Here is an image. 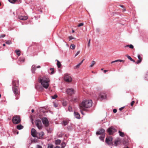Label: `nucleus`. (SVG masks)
Wrapping results in <instances>:
<instances>
[{
    "label": "nucleus",
    "instance_id": "f257e3e1",
    "mask_svg": "<svg viewBox=\"0 0 148 148\" xmlns=\"http://www.w3.org/2000/svg\"><path fill=\"white\" fill-rule=\"evenodd\" d=\"M92 101L91 100H86L82 101L79 105L80 110H86V108H88L92 106Z\"/></svg>",
    "mask_w": 148,
    "mask_h": 148
},
{
    "label": "nucleus",
    "instance_id": "f03ea898",
    "mask_svg": "<svg viewBox=\"0 0 148 148\" xmlns=\"http://www.w3.org/2000/svg\"><path fill=\"white\" fill-rule=\"evenodd\" d=\"M39 81L44 88L46 89L48 88L49 85V80L48 78L43 77L42 79H40Z\"/></svg>",
    "mask_w": 148,
    "mask_h": 148
},
{
    "label": "nucleus",
    "instance_id": "7ed1b4c3",
    "mask_svg": "<svg viewBox=\"0 0 148 148\" xmlns=\"http://www.w3.org/2000/svg\"><path fill=\"white\" fill-rule=\"evenodd\" d=\"M12 89L15 97V99L16 100L18 99L20 95V90L18 87H16L14 86L12 87Z\"/></svg>",
    "mask_w": 148,
    "mask_h": 148
},
{
    "label": "nucleus",
    "instance_id": "20e7f679",
    "mask_svg": "<svg viewBox=\"0 0 148 148\" xmlns=\"http://www.w3.org/2000/svg\"><path fill=\"white\" fill-rule=\"evenodd\" d=\"M12 120L14 124H17L20 122L21 119L19 116H16L13 118Z\"/></svg>",
    "mask_w": 148,
    "mask_h": 148
},
{
    "label": "nucleus",
    "instance_id": "39448f33",
    "mask_svg": "<svg viewBox=\"0 0 148 148\" xmlns=\"http://www.w3.org/2000/svg\"><path fill=\"white\" fill-rule=\"evenodd\" d=\"M116 131V130L112 126L109 127L107 130V132L110 135L113 134Z\"/></svg>",
    "mask_w": 148,
    "mask_h": 148
},
{
    "label": "nucleus",
    "instance_id": "423d86ee",
    "mask_svg": "<svg viewBox=\"0 0 148 148\" xmlns=\"http://www.w3.org/2000/svg\"><path fill=\"white\" fill-rule=\"evenodd\" d=\"M36 125L39 129H41L42 128V124L40 120H37L35 122Z\"/></svg>",
    "mask_w": 148,
    "mask_h": 148
},
{
    "label": "nucleus",
    "instance_id": "0eeeda50",
    "mask_svg": "<svg viewBox=\"0 0 148 148\" xmlns=\"http://www.w3.org/2000/svg\"><path fill=\"white\" fill-rule=\"evenodd\" d=\"M42 121L43 124L46 127H47L49 125V121L46 118H43L42 119Z\"/></svg>",
    "mask_w": 148,
    "mask_h": 148
},
{
    "label": "nucleus",
    "instance_id": "6e6552de",
    "mask_svg": "<svg viewBox=\"0 0 148 148\" xmlns=\"http://www.w3.org/2000/svg\"><path fill=\"white\" fill-rule=\"evenodd\" d=\"M112 138L111 136H109L106 138V142L109 145L112 144Z\"/></svg>",
    "mask_w": 148,
    "mask_h": 148
},
{
    "label": "nucleus",
    "instance_id": "1a4fd4ad",
    "mask_svg": "<svg viewBox=\"0 0 148 148\" xmlns=\"http://www.w3.org/2000/svg\"><path fill=\"white\" fill-rule=\"evenodd\" d=\"M64 79L65 81L67 82H70L72 80V78L71 76L66 74L64 76Z\"/></svg>",
    "mask_w": 148,
    "mask_h": 148
},
{
    "label": "nucleus",
    "instance_id": "9d476101",
    "mask_svg": "<svg viewBox=\"0 0 148 148\" xmlns=\"http://www.w3.org/2000/svg\"><path fill=\"white\" fill-rule=\"evenodd\" d=\"M38 135L36 130L34 128L32 129L31 130V135L34 137H37Z\"/></svg>",
    "mask_w": 148,
    "mask_h": 148
},
{
    "label": "nucleus",
    "instance_id": "9b49d317",
    "mask_svg": "<svg viewBox=\"0 0 148 148\" xmlns=\"http://www.w3.org/2000/svg\"><path fill=\"white\" fill-rule=\"evenodd\" d=\"M66 92L69 95H71L74 93V90L73 89L69 88L67 90Z\"/></svg>",
    "mask_w": 148,
    "mask_h": 148
},
{
    "label": "nucleus",
    "instance_id": "f8f14e48",
    "mask_svg": "<svg viewBox=\"0 0 148 148\" xmlns=\"http://www.w3.org/2000/svg\"><path fill=\"white\" fill-rule=\"evenodd\" d=\"M105 130L103 129H101L96 132L97 135H105Z\"/></svg>",
    "mask_w": 148,
    "mask_h": 148
},
{
    "label": "nucleus",
    "instance_id": "ddd939ff",
    "mask_svg": "<svg viewBox=\"0 0 148 148\" xmlns=\"http://www.w3.org/2000/svg\"><path fill=\"white\" fill-rule=\"evenodd\" d=\"M106 98V95L104 93H101L99 95L98 97V99L100 100H102L103 99H105Z\"/></svg>",
    "mask_w": 148,
    "mask_h": 148
},
{
    "label": "nucleus",
    "instance_id": "4468645a",
    "mask_svg": "<svg viewBox=\"0 0 148 148\" xmlns=\"http://www.w3.org/2000/svg\"><path fill=\"white\" fill-rule=\"evenodd\" d=\"M12 87H13L14 86L16 87H18V80H13L12 82Z\"/></svg>",
    "mask_w": 148,
    "mask_h": 148
},
{
    "label": "nucleus",
    "instance_id": "2eb2a0df",
    "mask_svg": "<svg viewBox=\"0 0 148 148\" xmlns=\"http://www.w3.org/2000/svg\"><path fill=\"white\" fill-rule=\"evenodd\" d=\"M44 135V133L42 132H41L40 133H38V135L37 136V138L39 139L42 138H43V137Z\"/></svg>",
    "mask_w": 148,
    "mask_h": 148
},
{
    "label": "nucleus",
    "instance_id": "dca6fc26",
    "mask_svg": "<svg viewBox=\"0 0 148 148\" xmlns=\"http://www.w3.org/2000/svg\"><path fill=\"white\" fill-rule=\"evenodd\" d=\"M18 18L19 19L22 20H26L28 18V17L27 16H18Z\"/></svg>",
    "mask_w": 148,
    "mask_h": 148
},
{
    "label": "nucleus",
    "instance_id": "f3484780",
    "mask_svg": "<svg viewBox=\"0 0 148 148\" xmlns=\"http://www.w3.org/2000/svg\"><path fill=\"white\" fill-rule=\"evenodd\" d=\"M138 60L136 62V63L137 64H139L141 62L142 58L139 55H138Z\"/></svg>",
    "mask_w": 148,
    "mask_h": 148
},
{
    "label": "nucleus",
    "instance_id": "a211bd4d",
    "mask_svg": "<svg viewBox=\"0 0 148 148\" xmlns=\"http://www.w3.org/2000/svg\"><path fill=\"white\" fill-rule=\"evenodd\" d=\"M121 143V140L119 139H118L114 142V145L117 146L118 144H120Z\"/></svg>",
    "mask_w": 148,
    "mask_h": 148
},
{
    "label": "nucleus",
    "instance_id": "6ab92c4d",
    "mask_svg": "<svg viewBox=\"0 0 148 148\" xmlns=\"http://www.w3.org/2000/svg\"><path fill=\"white\" fill-rule=\"evenodd\" d=\"M36 66L35 65H33L32 66L31 70L33 73H35V71L36 70Z\"/></svg>",
    "mask_w": 148,
    "mask_h": 148
},
{
    "label": "nucleus",
    "instance_id": "aec40b11",
    "mask_svg": "<svg viewBox=\"0 0 148 148\" xmlns=\"http://www.w3.org/2000/svg\"><path fill=\"white\" fill-rule=\"evenodd\" d=\"M74 114L75 117L79 119L80 118L79 114L77 112H74Z\"/></svg>",
    "mask_w": 148,
    "mask_h": 148
},
{
    "label": "nucleus",
    "instance_id": "412c9836",
    "mask_svg": "<svg viewBox=\"0 0 148 148\" xmlns=\"http://www.w3.org/2000/svg\"><path fill=\"white\" fill-rule=\"evenodd\" d=\"M125 61L124 60H120V59L119 60H116L115 61H113L112 62H111V63L112 64L113 63L116 62H124Z\"/></svg>",
    "mask_w": 148,
    "mask_h": 148
},
{
    "label": "nucleus",
    "instance_id": "4be33fe9",
    "mask_svg": "<svg viewBox=\"0 0 148 148\" xmlns=\"http://www.w3.org/2000/svg\"><path fill=\"white\" fill-rule=\"evenodd\" d=\"M56 61L57 62V65L58 67V68H60L61 66V64L60 62L57 60H56Z\"/></svg>",
    "mask_w": 148,
    "mask_h": 148
},
{
    "label": "nucleus",
    "instance_id": "5701e85b",
    "mask_svg": "<svg viewBox=\"0 0 148 148\" xmlns=\"http://www.w3.org/2000/svg\"><path fill=\"white\" fill-rule=\"evenodd\" d=\"M23 127L21 125H17L16 126L17 128L19 130L22 129Z\"/></svg>",
    "mask_w": 148,
    "mask_h": 148
},
{
    "label": "nucleus",
    "instance_id": "b1692460",
    "mask_svg": "<svg viewBox=\"0 0 148 148\" xmlns=\"http://www.w3.org/2000/svg\"><path fill=\"white\" fill-rule=\"evenodd\" d=\"M126 56L127 57V58L129 59L131 61H133L134 62H135V61L130 56L127 55H126Z\"/></svg>",
    "mask_w": 148,
    "mask_h": 148
},
{
    "label": "nucleus",
    "instance_id": "393cba45",
    "mask_svg": "<svg viewBox=\"0 0 148 148\" xmlns=\"http://www.w3.org/2000/svg\"><path fill=\"white\" fill-rule=\"evenodd\" d=\"M119 134L120 136L121 137H124L125 136V134L124 133L120 131H119Z\"/></svg>",
    "mask_w": 148,
    "mask_h": 148
},
{
    "label": "nucleus",
    "instance_id": "a878e982",
    "mask_svg": "<svg viewBox=\"0 0 148 148\" xmlns=\"http://www.w3.org/2000/svg\"><path fill=\"white\" fill-rule=\"evenodd\" d=\"M15 52H16V54L18 56H19L20 55L21 51L20 50H16Z\"/></svg>",
    "mask_w": 148,
    "mask_h": 148
},
{
    "label": "nucleus",
    "instance_id": "bb28decb",
    "mask_svg": "<svg viewBox=\"0 0 148 148\" xmlns=\"http://www.w3.org/2000/svg\"><path fill=\"white\" fill-rule=\"evenodd\" d=\"M61 143V140H57L55 141V143L56 144H59Z\"/></svg>",
    "mask_w": 148,
    "mask_h": 148
},
{
    "label": "nucleus",
    "instance_id": "cd10ccee",
    "mask_svg": "<svg viewBox=\"0 0 148 148\" xmlns=\"http://www.w3.org/2000/svg\"><path fill=\"white\" fill-rule=\"evenodd\" d=\"M129 47L131 49H133L134 48V46L132 45H127L125 47Z\"/></svg>",
    "mask_w": 148,
    "mask_h": 148
},
{
    "label": "nucleus",
    "instance_id": "c85d7f7f",
    "mask_svg": "<svg viewBox=\"0 0 148 148\" xmlns=\"http://www.w3.org/2000/svg\"><path fill=\"white\" fill-rule=\"evenodd\" d=\"M62 103L63 106H66L67 104V102L66 101H64Z\"/></svg>",
    "mask_w": 148,
    "mask_h": 148
},
{
    "label": "nucleus",
    "instance_id": "c756f323",
    "mask_svg": "<svg viewBox=\"0 0 148 148\" xmlns=\"http://www.w3.org/2000/svg\"><path fill=\"white\" fill-rule=\"evenodd\" d=\"M105 137V135H102V136L99 137V139L101 140H103Z\"/></svg>",
    "mask_w": 148,
    "mask_h": 148
},
{
    "label": "nucleus",
    "instance_id": "7c9ffc66",
    "mask_svg": "<svg viewBox=\"0 0 148 148\" xmlns=\"http://www.w3.org/2000/svg\"><path fill=\"white\" fill-rule=\"evenodd\" d=\"M75 46L74 45L71 44V45L70 48L71 49H75Z\"/></svg>",
    "mask_w": 148,
    "mask_h": 148
},
{
    "label": "nucleus",
    "instance_id": "2f4dec72",
    "mask_svg": "<svg viewBox=\"0 0 148 148\" xmlns=\"http://www.w3.org/2000/svg\"><path fill=\"white\" fill-rule=\"evenodd\" d=\"M8 1L11 3H14L17 0H8Z\"/></svg>",
    "mask_w": 148,
    "mask_h": 148
},
{
    "label": "nucleus",
    "instance_id": "473e14b6",
    "mask_svg": "<svg viewBox=\"0 0 148 148\" xmlns=\"http://www.w3.org/2000/svg\"><path fill=\"white\" fill-rule=\"evenodd\" d=\"M80 66V64H78L77 65H76L74 67V69H77L79 68Z\"/></svg>",
    "mask_w": 148,
    "mask_h": 148
},
{
    "label": "nucleus",
    "instance_id": "72a5a7b5",
    "mask_svg": "<svg viewBox=\"0 0 148 148\" xmlns=\"http://www.w3.org/2000/svg\"><path fill=\"white\" fill-rule=\"evenodd\" d=\"M95 64V61H92V64L90 65V67H92L93 65Z\"/></svg>",
    "mask_w": 148,
    "mask_h": 148
},
{
    "label": "nucleus",
    "instance_id": "f704fd0d",
    "mask_svg": "<svg viewBox=\"0 0 148 148\" xmlns=\"http://www.w3.org/2000/svg\"><path fill=\"white\" fill-rule=\"evenodd\" d=\"M50 70L51 71V74H52L53 73H54V69L53 68H51L50 69Z\"/></svg>",
    "mask_w": 148,
    "mask_h": 148
},
{
    "label": "nucleus",
    "instance_id": "c9c22d12",
    "mask_svg": "<svg viewBox=\"0 0 148 148\" xmlns=\"http://www.w3.org/2000/svg\"><path fill=\"white\" fill-rule=\"evenodd\" d=\"M58 96L57 95H55L53 96H51V97L53 99H55Z\"/></svg>",
    "mask_w": 148,
    "mask_h": 148
},
{
    "label": "nucleus",
    "instance_id": "e433bc0d",
    "mask_svg": "<svg viewBox=\"0 0 148 148\" xmlns=\"http://www.w3.org/2000/svg\"><path fill=\"white\" fill-rule=\"evenodd\" d=\"M5 43L7 44L10 45L12 43V42L10 40H8L5 42Z\"/></svg>",
    "mask_w": 148,
    "mask_h": 148
},
{
    "label": "nucleus",
    "instance_id": "4c0bfd02",
    "mask_svg": "<svg viewBox=\"0 0 148 148\" xmlns=\"http://www.w3.org/2000/svg\"><path fill=\"white\" fill-rule=\"evenodd\" d=\"M18 60L21 62H24L25 60V59L23 58H20L18 59Z\"/></svg>",
    "mask_w": 148,
    "mask_h": 148
},
{
    "label": "nucleus",
    "instance_id": "58836bf2",
    "mask_svg": "<svg viewBox=\"0 0 148 148\" xmlns=\"http://www.w3.org/2000/svg\"><path fill=\"white\" fill-rule=\"evenodd\" d=\"M68 110L69 111L71 112L72 111V108L71 106H69L68 107Z\"/></svg>",
    "mask_w": 148,
    "mask_h": 148
},
{
    "label": "nucleus",
    "instance_id": "ea45409f",
    "mask_svg": "<svg viewBox=\"0 0 148 148\" xmlns=\"http://www.w3.org/2000/svg\"><path fill=\"white\" fill-rule=\"evenodd\" d=\"M48 148H53V145L51 144H49L48 146Z\"/></svg>",
    "mask_w": 148,
    "mask_h": 148
},
{
    "label": "nucleus",
    "instance_id": "a19ab883",
    "mask_svg": "<svg viewBox=\"0 0 148 148\" xmlns=\"http://www.w3.org/2000/svg\"><path fill=\"white\" fill-rule=\"evenodd\" d=\"M84 23H79L78 25V27H81V26H82L83 25H84Z\"/></svg>",
    "mask_w": 148,
    "mask_h": 148
},
{
    "label": "nucleus",
    "instance_id": "79ce46f5",
    "mask_svg": "<svg viewBox=\"0 0 148 148\" xmlns=\"http://www.w3.org/2000/svg\"><path fill=\"white\" fill-rule=\"evenodd\" d=\"M145 79L148 80V73H146L145 76Z\"/></svg>",
    "mask_w": 148,
    "mask_h": 148
},
{
    "label": "nucleus",
    "instance_id": "37998d69",
    "mask_svg": "<svg viewBox=\"0 0 148 148\" xmlns=\"http://www.w3.org/2000/svg\"><path fill=\"white\" fill-rule=\"evenodd\" d=\"M90 39H89V40L88 42V47H89L90 46Z\"/></svg>",
    "mask_w": 148,
    "mask_h": 148
},
{
    "label": "nucleus",
    "instance_id": "c03bdc74",
    "mask_svg": "<svg viewBox=\"0 0 148 148\" xmlns=\"http://www.w3.org/2000/svg\"><path fill=\"white\" fill-rule=\"evenodd\" d=\"M63 123L64 125H67L68 122L67 121H63Z\"/></svg>",
    "mask_w": 148,
    "mask_h": 148
},
{
    "label": "nucleus",
    "instance_id": "a18cd8bd",
    "mask_svg": "<svg viewBox=\"0 0 148 148\" xmlns=\"http://www.w3.org/2000/svg\"><path fill=\"white\" fill-rule=\"evenodd\" d=\"M69 40H70L72 39H75V38L72 36H70L69 37Z\"/></svg>",
    "mask_w": 148,
    "mask_h": 148
},
{
    "label": "nucleus",
    "instance_id": "49530a36",
    "mask_svg": "<svg viewBox=\"0 0 148 148\" xmlns=\"http://www.w3.org/2000/svg\"><path fill=\"white\" fill-rule=\"evenodd\" d=\"M134 103L135 101H133L131 103V106H133Z\"/></svg>",
    "mask_w": 148,
    "mask_h": 148
},
{
    "label": "nucleus",
    "instance_id": "de8ad7c7",
    "mask_svg": "<svg viewBox=\"0 0 148 148\" xmlns=\"http://www.w3.org/2000/svg\"><path fill=\"white\" fill-rule=\"evenodd\" d=\"M76 100V99L75 98H73L71 100V101H72L75 102Z\"/></svg>",
    "mask_w": 148,
    "mask_h": 148
},
{
    "label": "nucleus",
    "instance_id": "09e8293b",
    "mask_svg": "<svg viewBox=\"0 0 148 148\" xmlns=\"http://www.w3.org/2000/svg\"><path fill=\"white\" fill-rule=\"evenodd\" d=\"M5 34H3L2 35H0V38H3L4 37H5Z\"/></svg>",
    "mask_w": 148,
    "mask_h": 148
},
{
    "label": "nucleus",
    "instance_id": "8fccbe9b",
    "mask_svg": "<svg viewBox=\"0 0 148 148\" xmlns=\"http://www.w3.org/2000/svg\"><path fill=\"white\" fill-rule=\"evenodd\" d=\"M37 148H42V147L41 146L38 145H37Z\"/></svg>",
    "mask_w": 148,
    "mask_h": 148
},
{
    "label": "nucleus",
    "instance_id": "3c124183",
    "mask_svg": "<svg viewBox=\"0 0 148 148\" xmlns=\"http://www.w3.org/2000/svg\"><path fill=\"white\" fill-rule=\"evenodd\" d=\"M80 51H78L77 53L75 55V56H77L79 54V53H80Z\"/></svg>",
    "mask_w": 148,
    "mask_h": 148
},
{
    "label": "nucleus",
    "instance_id": "603ef678",
    "mask_svg": "<svg viewBox=\"0 0 148 148\" xmlns=\"http://www.w3.org/2000/svg\"><path fill=\"white\" fill-rule=\"evenodd\" d=\"M117 112V110L116 109H114L113 110V112L114 113H116Z\"/></svg>",
    "mask_w": 148,
    "mask_h": 148
},
{
    "label": "nucleus",
    "instance_id": "864d4df0",
    "mask_svg": "<svg viewBox=\"0 0 148 148\" xmlns=\"http://www.w3.org/2000/svg\"><path fill=\"white\" fill-rule=\"evenodd\" d=\"M124 108V107H122L119 108V110L120 111H121L122 110H123Z\"/></svg>",
    "mask_w": 148,
    "mask_h": 148
},
{
    "label": "nucleus",
    "instance_id": "5fc2aeb1",
    "mask_svg": "<svg viewBox=\"0 0 148 148\" xmlns=\"http://www.w3.org/2000/svg\"><path fill=\"white\" fill-rule=\"evenodd\" d=\"M84 60V59H83V60H82V61L81 62H80V63H79V64H80V65H81L82 64V63H83V61Z\"/></svg>",
    "mask_w": 148,
    "mask_h": 148
},
{
    "label": "nucleus",
    "instance_id": "6e6d98bb",
    "mask_svg": "<svg viewBox=\"0 0 148 148\" xmlns=\"http://www.w3.org/2000/svg\"><path fill=\"white\" fill-rule=\"evenodd\" d=\"M127 142L126 141H125V140H124L123 143L124 144H126L127 143Z\"/></svg>",
    "mask_w": 148,
    "mask_h": 148
},
{
    "label": "nucleus",
    "instance_id": "4d7b16f0",
    "mask_svg": "<svg viewBox=\"0 0 148 148\" xmlns=\"http://www.w3.org/2000/svg\"><path fill=\"white\" fill-rule=\"evenodd\" d=\"M80 110V111H81V112L82 114H83V112L82 111V110ZM85 110H84V111H85Z\"/></svg>",
    "mask_w": 148,
    "mask_h": 148
},
{
    "label": "nucleus",
    "instance_id": "13d9d810",
    "mask_svg": "<svg viewBox=\"0 0 148 148\" xmlns=\"http://www.w3.org/2000/svg\"><path fill=\"white\" fill-rule=\"evenodd\" d=\"M15 132H16V133L17 134H18L19 132L18 131L16 130H15Z\"/></svg>",
    "mask_w": 148,
    "mask_h": 148
},
{
    "label": "nucleus",
    "instance_id": "bf43d9fd",
    "mask_svg": "<svg viewBox=\"0 0 148 148\" xmlns=\"http://www.w3.org/2000/svg\"><path fill=\"white\" fill-rule=\"evenodd\" d=\"M120 6L122 8H124V6L123 5H120Z\"/></svg>",
    "mask_w": 148,
    "mask_h": 148
},
{
    "label": "nucleus",
    "instance_id": "052dcab7",
    "mask_svg": "<svg viewBox=\"0 0 148 148\" xmlns=\"http://www.w3.org/2000/svg\"><path fill=\"white\" fill-rule=\"evenodd\" d=\"M41 67V66H37L36 67V68H39Z\"/></svg>",
    "mask_w": 148,
    "mask_h": 148
},
{
    "label": "nucleus",
    "instance_id": "680f3d73",
    "mask_svg": "<svg viewBox=\"0 0 148 148\" xmlns=\"http://www.w3.org/2000/svg\"><path fill=\"white\" fill-rule=\"evenodd\" d=\"M123 8V11H125L126 10H125V8H124H124Z\"/></svg>",
    "mask_w": 148,
    "mask_h": 148
},
{
    "label": "nucleus",
    "instance_id": "e2e57ef3",
    "mask_svg": "<svg viewBox=\"0 0 148 148\" xmlns=\"http://www.w3.org/2000/svg\"><path fill=\"white\" fill-rule=\"evenodd\" d=\"M108 71V70H104V72L105 73H106V72H107Z\"/></svg>",
    "mask_w": 148,
    "mask_h": 148
},
{
    "label": "nucleus",
    "instance_id": "0e129e2a",
    "mask_svg": "<svg viewBox=\"0 0 148 148\" xmlns=\"http://www.w3.org/2000/svg\"><path fill=\"white\" fill-rule=\"evenodd\" d=\"M55 148H60L59 147L57 146Z\"/></svg>",
    "mask_w": 148,
    "mask_h": 148
},
{
    "label": "nucleus",
    "instance_id": "69168bd1",
    "mask_svg": "<svg viewBox=\"0 0 148 148\" xmlns=\"http://www.w3.org/2000/svg\"><path fill=\"white\" fill-rule=\"evenodd\" d=\"M34 112V109H32V112Z\"/></svg>",
    "mask_w": 148,
    "mask_h": 148
},
{
    "label": "nucleus",
    "instance_id": "338daca9",
    "mask_svg": "<svg viewBox=\"0 0 148 148\" xmlns=\"http://www.w3.org/2000/svg\"><path fill=\"white\" fill-rule=\"evenodd\" d=\"M3 46H5V44H3Z\"/></svg>",
    "mask_w": 148,
    "mask_h": 148
},
{
    "label": "nucleus",
    "instance_id": "774afa93",
    "mask_svg": "<svg viewBox=\"0 0 148 148\" xmlns=\"http://www.w3.org/2000/svg\"><path fill=\"white\" fill-rule=\"evenodd\" d=\"M54 105L55 107H57V106L55 104H54Z\"/></svg>",
    "mask_w": 148,
    "mask_h": 148
}]
</instances>
